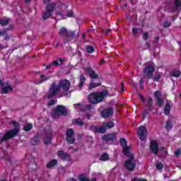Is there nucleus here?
Masks as SVG:
<instances>
[{
    "label": "nucleus",
    "mask_w": 181,
    "mask_h": 181,
    "mask_svg": "<svg viewBox=\"0 0 181 181\" xmlns=\"http://www.w3.org/2000/svg\"><path fill=\"white\" fill-rule=\"evenodd\" d=\"M9 23V19L5 20L2 19L0 21V25H2L3 26H6Z\"/></svg>",
    "instance_id": "35"
},
{
    "label": "nucleus",
    "mask_w": 181,
    "mask_h": 181,
    "mask_svg": "<svg viewBox=\"0 0 181 181\" xmlns=\"http://www.w3.org/2000/svg\"><path fill=\"white\" fill-rule=\"evenodd\" d=\"M56 165H57V160H52L47 163V167L52 169V168H54Z\"/></svg>",
    "instance_id": "28"
},
{
    "label": "nucleus",
    "mask_w": 181,
    "mask_h": 181,
    "mask_svg": "<svg viewBox=\"0 0 181 181\" xmlns=\"http://www.w3.org/2000/svg\"><path fill=\"white\" fill-rule=\"evenodd\" d=\"M139 95H140L141 100L142 101H145V98H144V96H143L141 94H140Z\"/></svg>",
    "instance_id": "52"
},
{
    "label": "nucleus",
    "mask_w": 181,
    "mask_h": 181,
    "mask_svg": "<svg viewBox=\"0 0 181 181\" xmlns=\"http://www.w3.org/2000/svg\"><path fill=\"white\" fill-rule=\"evenodd\" d=\"M160 95H161V94H160V92H159V91H156L154 93V96L156 97V98L157 100V103H158V105L160 107H162V105H163V100H162L160 98Z\"/></svg>",
    "instance_id": "21"
},
{
    "label": "nucleus",
    "mask_w": 181,
    "mask_h": 181,
    "mask_svg": "<svg viewBox=\"0 0 181 181\" xmlns=\"http://www.w3.org/2000/svg\"><path fill=\"white\" fill-rule=\"evenodd\" d=\"M30 142L32 145H36V144L39 142V139L36 140V139H32Z\"/></svg>",
    "instance_id": "44"
},
{
    "label": "nucleus",
    "mask_w": 181,
    "mask_h": 181,
    "mask_svg": "<svg viewBox=\"0 0 181 181\" xmlns=\"http://www.w3.org/2000/svg\"><path fill=\"white\" fill-rule=\"evenodd\" d=\"M103 141H115L117 134L115 133L105 135L102 137Z\"/></svg>",
    "instance_id": "19"
},
{
    "label": "nucleus",
    "mask_w": 181,
    "mask_h": 181,
    "mask_svg": "<svg viewBox=\"0 0 181 181\" xmlns=\"http://www.w3.org/2000/svg\"><path fill=\"white\" fill-rule=\"evenodd\" d=\"M70 81L66 79L61 80L58 86L55 83H52L48 92L47 98H52L56 94H61V96L67 95L70 90Z\"/></svg>",
    "instance_id": "1"
},
{
    "label": "nucleus",
    "mask_w": 181,
    "mask_h": 181,
    "mask_svg": "<svg viewBox=\"0 0 181 181\" xmlns=\"http://www.w3.org/2000/svg\"><path fill=\"white\" fill-rule=\"evenodd\" d=\"M137 134L141 141H145L146 135H148V130L145 127L141 126L137 130Z\"/></svg>",
    "instance_id": "9"
},
{
    "label": "nucleus",
    "mask_w": 181,
    "mask_h": 181,
    "mask_svg": "<svg viewBox=\"0 0 181 181\" xmlns=\"http://www.w3.org/2000/svg\"><path fill=\"white\" fill-rule=\"evenodd\" d=\"M0 181H8V180H0Z\"/></svg>",
    "instance_id": "63"
},
{
    "label": "nucleus",
    "mask_w": 181,
    "mask_h": 181,
    "mask_svg": "<svg viewBox=\"0 0 181 181\" xmlns=\"http://www.w3.org/2000/svg\"><path fill=\"white\" fill-rule=\"evenodd\" d=\"M45 4L48 5L47 6V9L44 13L42 18L43 19H49L50 16L52 15V12H53V9H54V4L50 3V0H44Z\"/></svg>",
    "instance_id": "7"
},
{
    "label": "nucleus",
    "mask_w": 181,
    "mask_h": 181,
    "mask_svg": "<svg viewBox=\"0 0 181 181\" xmlns=\"http://www.w3.org/2000/svg\"><path fill=\"white\" fill-rule=\"evenodd\" d=\"M69 181H76V180L74 178H71L69 180Z\"/></svg>",
    "instance_id": "57"
},
{
    "label": "nucleus",
    "mask_w": 181,
    "mask_h": 181,
    "mask_svg": "<svg viewBox=\"0 0 181 181\" xmlns=\"http://www.w3.org/2000/svg\"><path fill=\"white\" fill-rule=\"evenodd\" d=\"M6 47H8V45H2L0 44V50H2L3 49H6Z\"/></svg>",
    "instance_id": "49"
},
{
    "label": "nucleus",
    "mask_w": 181,
    "mask_h": 181,
    "mask_svg": "<svg viewBox=\"0 0 181 181\" xmlns=\"http://www.w3.org/2000/svg\"><path fill=\"white\" fill-rule=\"evenodd\" d=\"M100 160L103 161L108 160V154L103 153L100 157Z\"/></svg>",
    "instance_id": "36"
},
{
    "label": "nucleus",
    "mask_w": 181,
    "mask_h": 181,
    "mask_svg": "<svg viewBox=\"0 0 181 181\" xmlns=\"http://www.w3.org/2000/svg\"><path fill=\"white\" fill-rule=\"evenodd\" d=\"M13 90V88L11 86H4L3 88H1V93L2 94H8V93H12Z\"/></svg>",
    "instance_id": "24"
},
{
    "label": "nucleus",
    "mask_w": 181,
    "mask_h": 181,
    "mask_svg": "<svg viewBox=\"0 0 181 181\" xmlns=\"http://www.w3.org/2000/svg\"><path fill=\"white\" fill-rule=\"evenodd\" d=\"M148 38H149V33H144L143 34V39H144V40H148Z\"/></svg>",
    "instance_id": "40"
},
{
    "label": "nucleus",
    "mask_w": 181,
    "mask_h": 181,
    "mask_svg": "<svg viewBox=\"0 0 181 181\" xmlns=\"http://www.w3.org/2000/svg\"><path fill=\"white\" fill-rule=\"evenodd\" d=\"M67 112L66 111V108L63 105H59L54 114L52 115L53 118H57L59 115H66Z\"/></svg>",
    "instance_id": "10"
},
{
    "label": "nucleus",
    "mask_w": 181,
    "mask_h": 181,
    "mask_svg": "<svg viewBox=\"0 0 181 181\" xmlns=\"http://www.w3.org/2000/svg\"><path fill=\"white\" fill-rule=\"evenodd\" d=\"M170 113V102H168L165 105V107L164 109V114L165 115H169Z\"/></svg>",
    "instance_id": "27"
},
{
    "label": "nucleus",
    "mask_w": 181,
    "mask_h": 181,
    "mask_svg": "<svg viewBox=\"0 0 181 181\" xmlns=\"http://www.w3.org/2000/svg\"><path fill=\"white\" fill-rule=\"evenodd\" d=\"M150 149L155 153V155H156L159 149L158 142H156V141H151L150 144Z\"/></svg>",
    "instance_id": "17"
},
{
    "label": "nucleus",
    "mask_w": 181,
    "mask_h": 181,
    "mask_svg": "<svg viewBox=\"0 0 181 181\" xmlns=\"http://www.w3.org/2000/svg\"><path fill=\"white\" fill-rule=\"evenodd\" d=\"M165 128L166 129H170V128H172V123L170 121H167Z\"/></svg>",
    "instance_id": "39"
},
{
    "label": "nucleus",
    "mask_w": 181,
    "mask_h": 181,
    "mask_svg": "<svg viewBox=\"0 0 181 181\" xmlns=\"http://www.w3.org/2000/svg\"><path fill=\"white\" fill-rule=\"evenodd\" d=\"M40 78H41V80L36 81L35 82V84H42V83H45V81H47V80H49L50 77L46 76V75L42 74V75H40Z\"/></svg>",
    "instance_id": "25"
},
{
    "label": "nucleus",
    "mask_w": 181,
    "mask_h": 181,
    "mask_svg": "<svg viewBox=\"0 0 181 181\" xmlns=\"http://www.w3.org/2000/svg\"><path fill=\"white\" fill-rule=\"evenodd\" d=\"M112 114H114L112 108L109 107L103 110V111L102 112V117H103V118H108V117H111Z\"/></svg>",
    "instance_id": "16"
},
{
    "label": "nucleus",
    "mask_w": 181,
    "mask_h": 181,
    "mask_svg": "<svg viewBox=\"0 0 181 181\" xmlns=\"http://www.w3.org/2000/svg\"><path fill=\"white\" fill-rule=\"evenodd\" d=\"M4 83L2 82V80L1 79V76H0V87L1 86H3Z\"/></svg>",
    "instance_id": "55"
},
{
    "label": "nucleus",
    "mask_w": 181,
    "mask_h": 181,
    "mask_svg": "<svg viewBox=\"0 0 181 181\" xmlns=\"http://www.w3.org/2000/svg\"><path fill=\"white\" fill-rule=\"evenodd\" d=\"M132 181H146V180L144 178H134L132 180Z\"/></svg>",
    "instance_id": "47"
},
{
    "label": "nucleus",
    "mask_w": 181,
    "mask_h": 181,
    "mask_svg": "<svg viewBox=\"0 0 181 181\" xmlns=\"http://www.w3.org/2000/svg\"><path fill=\"white\" fill-rule=\"evenodd\" d=\"M147 101H148V104H152V98H148Z\"/></svg>",
    "instance_id": "50"
},
{
    "label": "nucleus",
    "mask_w": 181,
    "mask_h": 181,
    "mask_svg": "<svg viewBox=\"0 0 181 181\" xmlns=\"http://www.w3.org/2000/svg\"><path fill=\"white\" fill-rule=\"evenodd\" d=\"M109 32H110V30H105L104 31V33H105V35H108Z\"/></svg>",
    "instance_id": "54"
},
{
    "label": "nucleus",
    "mask_w": 181,
    "mask_h": 181,
    "mask_svg": "<svg viewBox=\"0 0 181 181\" xmlns=\"http://www.w3.org/2000/svg\"><path fill=\"white\" fill-rule=\"evenodd\" d=\"M59 35L61 36H65L67 39H69V33L67 32V29L62 28L59 31Z\"/></svg>",
    "instance_id": "26"
},
{
    "label": "nucleus",
    "mask_w": 181,
    "mask_h": 181,
    "mask_svg": "<svg viewBox=\"0 0 181 181\" xmlns=\"http://www.w3.org/2000/svg\"><path fill=\"white\" fill-rule=\"evenodd\" d=\"M170 25H172V23L168 21H165L163 23L164 28H169V26H170Z\"/></svg>",
    "instance_id": "42"
},
{
    "label": "nucleus",
    "mask_w": 181,
    "mask_h": 181,
    "mask_svg": "<svg viewBox=\"0 0 181 181\" xmlns=\"http://www.w3.org/2000/svg\"><path fill=\"white\" fill-rule=\"evenodd\" d=\"M63 64V60L61 58H58L54 61L52 64L47 66V69H50L52 66H60Z\"/></svg>",
    "instance_id": "22"
},
{
    "label": "nucleus",
    "mask_w": 181,
    "mask_h": 181,
    "mask_svg": "<svg viewBox=\"0 0 181 181\" xmlns=\"http://www.w3.org/2000/svg\"><path fill=\"white\" fill-rule=\"evenodd\" d=\"M163 74L162 73H157L154 75L153 76V80L154 81H159V80H160V77H162V75Z\"/></svg>",
    "instance_id": "32"
},
{
    "label": "nucleus",
    "mask_w": 181,
    "mask_h": 181,
    "mask_svg": "<svg viewBox=\"0 0 181 181\" xmlns=\"http://www.w3.org/2000/svg\"><path fill=\"white\" fill-rule=\"evenodd\" d=\"M13 127H15L14 129L6 132V134L4 136H2L1 134H0V136H2V138L0 139L1 142H4V141H8V139H10V138H13V136H15V135L19 133V128H18V123L14 122H13Z\"/></svg>",
    "instance_id": "4"
},
{
    "label": "nucleus",
    "mask_w": 181,
    "mask_h": 181,
    "mask_svg": "<svg viewBox=\"0 0 181 181\" xmlns=\"http://www.w3.org/2000/svg\"><path fill=\"white\" fill-rule=\"evenodd\" d=\"M90 117H91V115L90 114L86 115V118H90Z\"/></svg>",
    "instance_id": "56"
},
{
    "label": "nucleus",
    "mask_w": 181,
    "mask_h": 181,
    "mask_svg": "<svg viewBox=\"0 0 181 181\" xmlns=\"http://www.w3.org/2000/svg\"><path fill=\"white\" fill-rule=\"evenodd\" d=\"M78 180L79 181H90V180H88V178H87L86 177V175H80L78 177Z\"/></svg>",
    "instance_id": "37"
},
{
    "label": "nucleus",
    "mask_w": 181,
    "mask_h": 181,
    "mask_svg": "<svg viewBox=\"0 0 181 181\" xmlns=\"http://www.w3.org/2000/svg\"><path fill=\"white\" fill-rule=\"evenodd\" d=\"M79 80H80V83H84L86 82V77H84V76L83 75H81Z\"/></svg>",
    "instance_id": "43"
},
{
    "label": "nucleus",
    "mask_w": 181,
    "mask_h": 181,
    "mask_svg": "<svg viewBox=\"0 0 181 181\" xmlns=\"http://www.w3.org/2000/svg\"><path fill=\"white\" fill-rule=\"evenodd\" d=\"M170 76H173V77H180V71L174 69L171 71Z\"/></svg>",
    "instance_id": "29"
},
{
    "label": "nucleus",
    "mask_w": 181,
    "mask_h": 181,
    "mask_svg": "<svg viewBox=\"0 0 181 181\" xmlns=\"http://www.w3.org/2000/svg\"><path fill=\"white\" fill-rule=\"evenodd\" d=\"M141 32H142V30H141V28H134L133 30H132V33L135 36H138V35H139V33H141Z\"/></svg>",
    "instance_id": "31"
},
{
    "label": "nucleus",
    "mask_w": 181,
    "mask_h": 181,
    "mask_svg": "<svg viewBox=\"0 0 181 181\" xmlns=\"http://www.w3.org/2000/svg\"><path fill=\"white\" fill-rule=\"evenodd\" d=\"M175 156H180V153H181V150L180 149H177V151H175Z\"/></svg>",
    "instance_id": "46"
},
{
    "label": "nucleus",
    "mask_w": 181,
    "mask_h": 181,
    "mask_svg": "<svg viewBox=\"0 0 181 181\" xmlns=\"http://www.w3.org/2000/svg\"><path fill=\"white\" fill-rule=\"evenodd\" d=\"M165 153H168V151H167L166 149H165Z\"/></svg>",
    "instance_id": "62"
},
{
    "label": "nucleus",
    "mask_w": 181,
    "mask_h": 181,
    "mask_svg": "<svg viewBox=\"0 0 181 181\" xmlns=\"http://www.w3.org/2000/svg\"><path fill=\"white\" fill-rule=\"evenodd\" d=\"M57 155L59 158H61L63 160H71V158H70V156L66 153H64L63 151H59L57 153Z\"/></svg>",
    "instance_id": "18"
},
{
    "label": "nucleus",
    "mask_w": 181,
    "mask_h": 181,
    "mask_svg": "<svg viewBox=\"0 0 181 181\" xmlns=\"http://www.w3.org/2000/svg\"><path fill=\"white\" fill-rule=\"evenodd\" d=\"M29 168H33V169H36V164H31L29 165Z\"/></svg>",
    "instance_id": "51"
},
{
    "label": "nucleus",
    "mask_w": 181,
    "mask_h": 181,
    "mask_svg": "<svg viewBox=\"0 0 181 181\" xmlns=\"http://www.w3.org/2000/svg\"><path fill=\"white\" fill-rule=\"evenodd\" d=\"M126 156H129V158L127 159L124 163V168L127 169V170H130L132 172L134 169H135V166H136V162L135 161V158H134V155L129 153Z\"/></svg>",
    "instance_id": "5"
},
{
    "label": "nucleus",
    "mask_w": 181,
    "mask_h": 181,
    "mask_svg": "<svg viewBox=\"0 0 181 181\" xmlns=\"http://www.w3.org/2000/svg\"><path fill=\"white\" fill-rule=\"evenodd\" d=\"M67 7L64 6V4H62L60 6L61 10H57V13L56 14V19L57 21H60L61 19H66V18H72V16L74 15L73 13V11L70 10L68 11L67 15L64 14V11H66Z\"/></svg>",
    "instance_id": "3"
},
{
    "label": "nucleus",
    "mask_w": 181,
    "mask_h": 181,
    "mask_svg": "<svg viewBox=\"0 0 181 181\" xmlns=\"http://www.w3.org/2000/svg\"><path fill=\"white\" fill-rule=\"evenodd\" d=\"M155 71V66L152 64L148 65L144 69V74L147 76L148 78L153 77V72Z\"/></svg>",
    "instance_id": "12"
},
{
    "label": "nucleus",
    "mask_w": 181,
    "mask_h": 181,
    "mask_svg": "<svg viewBox=\"0 0 181 181\" xmlns=\"http://www.w3.org/2000/svg\"><path fill=\"white\" fill-rule=\"evenodd\" d=\"M87 52L88 53H93V52H94V48L91 46H89L87 47Z\"/></svg>",
    "instance_id": "41"
},
{
    "label": "nucleus",
    "mask_w": 181,
    "mask_h": 181,
    "mask_svg": "<svg viewBox=\"0 0 181 181\" xmlns=\"http://www.w3.org/2000/svg\"><path fill=\"white\" fill-rule=\"evenodd\" d=\"M168 6H170L173 9H181V1L169 0L168 1Z\"/></svg>",
    "instance_id": "11"
},
{
    "label": "nucleus",
    "mask_w": 181,
    "mask_h": 181,
    "mask_svg": "<svg viewBox=\"0 0 181 181\" xmlns=\"http://www.w3.org/2000/svg\"><path fill=\"white\" fill-rule=\"evenodd\" d=\"M156 169H158V170H160L161 169H163V164L162 163H157Z\"/></svg>",
    "instance_id": "38"
},
{
    "label": "nucleus",
    "mask_w": 181,
    "mask_h": 181,
    "mask_svg": "<svg viewBox=\"0 0 181 181\" xmlns=\"http://www.w3.org/2000/svg\"><path fill=\"white\" fill-rule=\"evenodd\" d=\"M114 122H108L106 123L105 127H95L94 126H92L90 128L93 131H95V132H98L99 134H104L107 129H110L111 128H114Z\"/></svg>",
    "instance_id": "6"
},
{
    "label": "nucleus",
    "mask_w": 181,
    "mask_h": 181,
    "mask_svg": "<svg viewBox=\"0 0 181 181\" xmlns=\"http://www.w3.org/2000/svg\"><path fill=\"white\" fill-rule=\"evenodd\" d=\"M25 2H30V0H25Z\"/></svg>",
    "instance_id": "60"
},
{
    "label": "nucleus",
    "mask_w": 181,
    "mask_h": 181,
    "mask_svg": "<svg viewBox=\"0 0 181 181\" xmlns=\"http://www.w3.org/2000/svg\"><path fill=\"white\" fill-rule=\"evenodd\" d=\"M73 123L75 124L76 125H84V122H83L81 119H75L73 120Z\"/></svg>",
    "instance_id": "30"
},
{
    "label": "nucleus",
    "mask_w": 181,
    "mask_h": 181,
    "mask_svg": "<svg viewBox=\"0 0 181 181\" xmlns=\"http://www.w3.org/2000/svg\"><path fill=\"white\" fill-rule=\"evenodd\" d=\"M103 62H104V60H102V61L100 62L101 64H103Z\"/></svg>",
    "instance_id": "61"
},
{
    "label": "nucleus",
    "mask_w": 181,
    "mask_h": 181,
    "mask_svg": "<svg viewBox=\"0 0 181 181\" xmlns=\"http://www.w3.org/2000/svg\"><path fill=\"white\" fill-rule=\"evenodd\" d=\"M74 107L76 111H81V112H83L84 114H86V112H87V111H90V110H91V108H93L90 105H82L81 103L75 104L74 105Z\"/></svg>",
    "instance_id": "8"
},
{
    "label": "nucleus",
    "mask_w": 181,
    "mask_h": 181,
    "mask_svg": "<svg viewBox=\"0 0 181 181\" xmlns=\"http://www.w3.org/2000/svg\"><path fill=\"white\" fill-rule=\"evenodd\" d=\"M89 181H97V179H95V178H92V180H89Z\"/></svg>",
    "instance_id": "58"
},
{
    "label": "nucleus",
    "mask_w": 181,
    "mask_h": 181,
    "mask_svg": "<svg viewBox=\"0 0 181 181\" xmlns=\"http://www.w3.org/2000/svg\"><path fill=\"white\" fill-rule=\"evenodd\" d=\"M57 103V100H52L50 102L48 103V105H54Z\"/></svg>",
    "instance_id": "45"
},
{
    "label": "nucleus",
    "mask_w": 181,
    "mask_h": 181,
    "mask_svg": "<svg viewBox=\"0 0 181 181\" xmlns=\"http://www.w3.org/2000/svg\"><path fill=\"white\" fill-rule=\"evenodd\" d=\"M101 86V82H94V81H91L88 85V90H93V88H95V87H100Z\"/></svg>",
    "instance_id": "23"
},
{
    "label": "nucleus",
    "mask_w": 181,
    "mask_h": 181,
    "mask_svg": "<svg viewBox=\"0 0 181 181\" xmlns=\"http://www.w3.org/2000/svg\"><path fill=\"white\" fill-rule=\"evenodd\" d=\"M107 95H108V90H105L101 93H90L88 95V100L91 104H98V103H101Z\"/></svg>",
    "instance_id": "2"
},
{
    "label": "nucleus",
    "mask_w": 181,
    "mask_h": 181,
    "mask_svg": "<svg viewBox=\"0 0 181 181\" xmlns=\"http://www.w3.org/2000/svg\"><path fill=\"white\" fill-rule=\"evenodd\" d=\"M52 136H53V132H52V129L46 130L45 138L44 140L45 145H49V144H50V142H52Z\"/></svg>",
    "instance_id": "15"
},
{
    "label": "nucleus",
    "mask_w": 181,
    "mask_h": 181,
    "mask_svg": "<svg viewBox=\"0 0 181 181\" xmlns=\"http://www.w3.org/2000/svg\"><path fill=\"white\" fill-rule=\"evenodd\" d=\"M145 82V77L141 78V83H144Z\"/></svg>",
    "instance_id": "53"
},
{
    "label": "nucleus",
    "mask_w": 181,
    "mask_h": 181,
    "mask_svg": "<svg viewBox=\"0 0 181 181\" xmlns=\"http://www.w3.org/2000/svg\"><path fill=\"white\" fill-rule=\"evenodd\" d=\"M120 144L123 148V153L124 155H128L129 153H131V146H127V140L125 139H120Z\"/></svg>",
    "instance_id": "13"
},
{
    "label": "nucleus",
    "mask_w": 181,
    "mask_h": 181,
    "mask_svg": "<svg viewBox=\"0 0 181 181\" xmlns=\"http://www.w3.org/2000/svg\"><path fill=\"white\" fill-rule=\"evenodd\" d=\"M82 36H83V39H86V34H83Z\"/></svg>",
    "instance_id": "59"
},
{
    "label": "nucleus",
    "mask_w": 181,
    "mask_h": 181,
    "mask_svg": "<svg viewBox=\"0 0 181 181\" xmlns=\"http://www.w3.org/2000/svg\"><path fill=\"white\" fill-rule=\"evenodd\" d=\"M66 141L69 144H73L74 142V131L71 129H69L66 131Z\"/></svg>",
    "instance_id": "14"
},
{
    "label": "nucleus",
    "mask_w": 181,
    "mask_h": 181,
    "mask_svg": "<svg viewBox=\"0 0 181 181\" xmlns=\"http://www.w3.org/2000/svg\"><path fill=\"white\" fill-rule=\"evenodd\" d=\"M32 128H33V125L30 123H28L24 126L23 129H24V131H30V129H32Z\"/></svg>",
    "instance_id": "33"
},
{
    "label": "nucleus",
    "mask_w": 181,
    "mask_h": 181,
    "mask_svg": "<svg viewBox=\"0 0 181 181\" xmlns=\"http://www.w3.org/2000/svg\"><path fill=\"white\" fill-rule=\"evenodd\" d=\"M83 86H84V83L82 82H80L78 87L79 88V90H81V88H83Z\"/></svg>",
    "instance_id": "48"
},
{
    "label": "nucleus",
    "mask_w": 181,
    "mask_h": 181,
    "mask_svg": "<svg viewBox=\"0 0 181 181\" xmlns=\"http://www.w3.org/2000/svg\"><path fill=\"white\" fill-rule=\"evenodd\" d=\"M0 36H5V40H9V36L6 35V31L5 30L0 31Z\"/></svg>",
    "instance_id": "34"
},
{
    "label": "nucleus",
    "mask_w": 181,
    "mask_h": 181,
    "mask_svg": "<svg viewBox=\"0 0 181 181\" xmlns=\"http://www.w3.org/2000/svg\"><path fill=\"white\" fill-rule=\"evenodd\" d=\"M122 91L123 92L124 91V88L122 87Z\"/></svg>",
    "instance_id": "64"
},
{
    "label": "nucleus",
    "mask_w": 181,
    "mask_h": 181,
    "mask_svg": "<svg viewBox=\"0 0 181 181\" xmlns=\"http://www.w3.org/2000/svg\"><path fill=\"white\" fill-rule=\"evenodd\" d=\"M86 73L90 76L91 78H98V75L95 74V71H94L93 69L90 67L86 68Z\"/></svg>",
    "instance_id": "20"
}]
</instances>
